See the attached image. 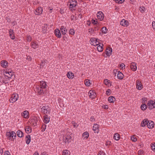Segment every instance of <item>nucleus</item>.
<instances>
[{"instance_id": "obj_1", "label": "nucleus", "mask_w": 155, "mask_h": 155, "mask_svg": "<svg viewBox=\"0 0 155 155\" xmlns=\"http://www.w3.org/2000/svg\"><path fill=\"white\" fill-rule=\"evenodd\" d=\"M41 112L45 114H50L51 111V108L49 107L48 105H45L43 106L41 108Z\"/></svg>"}, {"instance_id": "obj_2", "label": "nucleus", "mask_w": 155, "mask_h": 155, "mask_svg": "<svg viewBox=\"0 0 155 155\" xmlns=\"http://www.w3.org/2000/svg\"><path fill=\"white\" fill-rule=\"evenodd\" d=\"M7 138L9 140H13L14 139L13 137H16V133L14 131H12L11 133L10 132H7L6 133Z\"/></svg>"}, {"instance_id": "obj_3", "label": "nucleus", "mask_w": 155, "mask_h": 155, "mask_svg": "<svg viewBox=\"0 0 155 155\" xmlns=\"http://www.w3.org/2000/svg\"><path fill=\"white\" fill-rule=\"evenodd\" d=\"M72 140V137L71 136L69 135H66L64 136L63 137V140L64 142L69 143L71 142Z\"/></svg>"}, {"instance_id": "obj_4", "label": "nucleus", "mask_w": 155, "mask_h": 155, "mask_svg": "<svg viewBox=\"0 0 155 155\" xmlns=\"http://www.w3.org/2000/svg\"><path fill=\"white\" fill-rule=\"evenodd\" d=\"M155 101L153 100H150L148 101L147 105L149 107L148 108L150 109H152L155 107Z\"/></svg>"}, {"instance_id": "obj_5", "label": "nucleus", "mask_w": 155, "mask_h": 155, "mask_svg": "<svg viewBox=\"0 0 155 155\" xmlns=\"http://www.w3.org/2000/svg\"><path fill=\"white\" fill-rule=\"evenodd\" d=\"M13 72H12V71H5L4 75L5 76H6L8 78H11L13 74Z\"/></svg>"}, {"instance_id": "obj_6", "label": "nucleus", "mask_w": 155, "mask_h": 155, "mask_svg": "<svg viewBox=\"0 0 155 155\" xmlns=\"http://www.w3.org/2000/svg\"><path fill=\"white\" fill-rule=\"evenodd\" d=\"M36 88L37 90L36 91L38 93L39 95H42L44 94V91L43 90L44 88L40 87L39 86H36Z\"/></svg>"}, {"instance_id": "obj_7", "label": "nucleus", "mask_w": 155, "mask_h": 155, "mask_svg": "<svg viewBox=\"0 0 155 155\" xmlns=\"http://www.w3.org/2000/svg\"><path fill=\"white\" fill-rule=\"evenodd\" d=\"M143 87L141 81L139 80H137L136 81L137 88L139 90H140L143 88Z\"/></svg>"}, {"instance_id": "obj_8", "label": "nucleus", "mask_w": 155, "mask_h": 155, "mask_svg": "<svg viewBox=\"0 0 155 155\" xmlns=\"http://www.w3.org/2000/svg\"><path fill=\"white\" fill-rule=\"evenodd\" d=\"M97 17L98 19L100 20V21H102L104 18V15L103 13L101 11H99L97 13Z\"/></svg>"}, {"instance_id": "obj_9", "label": "nucleus", "mask_w": 155, "mask_h": 155, "mask_svg": "<svg viewBox=\"0 0 155 155\" xmlns=\"http://www.w3.org/2000/svg\"><path fill=\"white\" fill-rule=\"evenodd\" d=\"M42 8L41 7H39L36 10L35 14L36 15H40L42 14Z\"/></svg>"}, {"instance_id": "obj_10", "label": "nucleus", "mask_w": 155, "mask_h": 155, "mask_svg": "<svg viewBox=\"0 0 155 155\" xmlns=\"http://www.w3.org/2000/svg\"><path fill=\"white\" fill-rule=\"evenodd\" d=\"M54 34L57 38H60L61 37V35L60 32V31L59 29L57 28L55 30Z\"/></svg>"}, {"instance_id": "obj_11", "label": "nucleus", "mask_w": 155, "mask_h": 155, "mask_svg": "<svg viewBox=\"0 0 155 155\" xmlns=\"http://www.w3.org/2000/svg\"><path fill=\"white\" fill-rule=\"evenodd\" d=\"M120 24L123 26H127L129 25V23L127 20L123 19L120 22Z\"/></svg>"}, {"instance_id": "obj_12", "label": "nucleus", "mask_w": 155, "mask_h": 155, "mask_svg": "<svg viewBox=\"0 0 155 155\" xmlns=\"http://www.w3.org/2000/svg\"><path fill=\"white\" fill-rule=\"evenodd\" d=\"M112 50L111 48L108 47L106 48V54L107 56H110L112 54Z\"/></svg>"}, {"instance_id": "obj_13", "label": "nucleus", "mask_w": 155, "mask_h": 155, "mask_svg": "<svg viewBox=\"0 0 155 155\" xmlns=\"http://www.w3.org/2000/svg\"><path fill=\"white\" fill-rule=\"evenodd\" d=\"M130 67L131 70L133 71H135L136 70L137 67L136 64L135 62H132L131 63L130 65Z\"/></svg>"}, {"instance_id": "obj_14", "label": "nucleus", "mask_w": 155, "mask_h": 155, "mask_svg": "<svg viewBox=\"0 0 155 155\" xmlns=\"http://www.w3.org/2000/svg\"><path fill=\"white\" fill-rule=\"evenodd\" d=\"M99 125L97 124H94L93 127V130L95 133H98L99 132L98 129Z\"/></svg>"}, {"instance_id": "obj_15", "label": "nucleus", "mask_w": 155, "mask_h": 155, "mask_svg": "<svg viewBox=\"0 0 155 155\" xmlns=\"http://www.w3.org/2000/svg\"><path fill=\"white\" fill-rule=\"evenodd\" d=\"M154 125V123L152 121L148 120V123H147V127L149 129L153 128Z\"/></svg>"}, {"instance_id": "obj_16", "label": "nucleus", "mask_w": 155, "mask_h": 155, "mask_svg": "<svg viewBox=\"0 0 155 155\" xmlns=\"http://www.w3.org/2000/svg\"><path fill=\"white\" fill-rule=\"evenodd\" d=\"M31 46L32 48L35 49L38 48V43L36 41L32 42L31 44Z\"/></svg>"}, {"instance_id": "obj_17", "label": "nucleus", "mask_w": 155, "mask_h": 155, "mask_svg": "<svg viewBox=\"0 0 155 155\" xmlns=\"http://www.w3.org/2000/svg\"><path fill=\"white\" fill-rule=\"evenodd\" d=\"M29 113L28 111L25 110L21 114V115L24 117L27 118L28 117Z\"/></svg>"}, {"instance_id": "obj_18", "label": "nucleus", "mask_w": 155, "mask_h": 155, "mask_svg": "<svg viewBox=\"0 0 155 155\" xmlns=\"http://www.w3.org/2000/svg\"><path fill=\"white\" fill-rule=\"evenodd\" d=\"M1 64L3 68H6L8 66V63L6 61L3 60L1 61Z\"/></svg>"}, {"instance_id": "obj_19", "label": "nucleus", "mask_w": 155, "mask_h": 155, "mask_svg": "<svg viewBox=\"0 0 155 155\" xmlns=\"http://www.w3.org/2000/svg\"><path fill=\"white\" fill-rule=\"evenodd\" d=\"M47 84L46 82L44 81H40V87L43 88H45L46 87Z\"/></svg>"}, {"instance_id": "obj_20", "label": "nucleus", "mask_w": 155, "mask_h": 155, "mask_svg": "<svg viewBox=\"0 0 155 155\" xmlns=\"http://www.w3.org/2000/svg\"><path fill=\"white\" fill-rule=\"evenodd\" d=\"M147 123H148V120L147 119H146L143 120L141 122V126L143 127L147 125Z\"/></svg>"}, {"instance_id": "obj_21", "label": "nucleus", "mask_w": 155, "mask_h": 155, "mask_svg": "<svg viewBox=\"0 0 155 155\" xmlns=\"http://www.w3.org/2000/svg\"><path fill=\"white\" fill-rule=\"evenodd\" d=\"M26 143L27 144H28L30 142L31 140V137L30 135H27L25 137Z\"/></svg>"}, {"instance_id": "obj_22", "label": "nucleus", "mask_w": 155, "mask_h": 155, "mask_svg": "<svg viewBox=\"0 0 155 155\" xmlns=\"http://www.w3.org/2000/svg\"><path fill=\"white\" fill-rule=\"evenodd\" d=\"M11 98V101H12V103L15 102L16 101H17V100H18V95H17V97H16L15 95L13 94L12 95V97Z\"/></svg>"}, {"instance_id": "obj_23", "label": "nucleus", "mask_w": 155, "mask_h": 155, "mask_svg": "<svg viewBox=\"0 0 155 155\" xmlns=\"http://www.w3.org/2000/svg\"><path fill=\"white\" fill-rule=\"evenodd\" d=\"M67 75V77L70 79H72L74 77V74L70 71L68 72Z\"/></svg>"}, {"instance_id": "obj_24", "label": "nucleus", "mask_w": 155, "mask_h": 155, "mask_svg": "<svg viewBox=\"0 0 155 155\" xmlns=\"http://www.w3.org/2000/svg\"><path fill=\"white\" fill-rule=\"evenodd\" d=\"M60 30L63 35H65L67 33V30H65V28L63 26H61Z\"/></svg>"}, {"instance_id": "obj_25", "label": "nucleus", "mask_w": 155, "mask_h": 155, "mask_svg": "<svg viewBox=\"0 0 155 155\" xmlns=\"http://www.w3.org/2000/svg\"><path fill=\"white\" fill-rule=\"evenodd\" d=\"M72 2H71V3L69 5V6L71 8L75 7L77 5V2L76 1H72Z\"/></svg>"}, {"instance_id": "obj_26", "label": "nucleus", "mask_w": 155, "mask_h": 155, "mask_svg": "<svg viewBox=\"0 0 155 155\" xmlns=\"http://www.w3.org/2000/svg\"><path fill=\"white\" fill-rule=\"evenodd\" d=\"M124 75L120 71H119L118 72L117 77L118 79L121 80L123 78Z\"/></svg>"}, {"instance_id": "obj_27", "label": "nucleus", "mask_w": 155, "mask_h": 155, "mask_svg": "<svg viewBox=\"0 0 155 155\" xmlns=\"http://www.w3.org/2000/svg\"><path fill=\"white\" fill-rule=\"evenodd\" d=\"M120 136L118 133H115L114 136V138L116 140H118L120 139Z\"/></svg>"}, {"instance_id": "obj_28", "label": "nucleus", "mask_w": 155, "mask_h": 155, "mask_svg": "<svg viewBox=\"0 0 155 155\" xmlns=\"http://www.w3.org/2000/svg\"><path fill=\"white\" fill-rule=\"evenodd\" d=\"M25 130L27 134H29L31 132V128L29 126H26L25 127Z\"/></svg>"}, {"instance_id": "obj_29", "label": "nucleus", "mask_w": 155, "mask_h": 155, "mask_svg": "<svg viewBox=\"0 0 155 155\" xmlns=\"http://www.w3.org/2000/svg\"><path fill=\"white\" fill-rule=\"evenodd\" d=\"M44 119L45 123L47 124L49 122L50 118L48 117V116L47 115L45 114L44 116Z\"/></svg>"}, {"instance_id": "obj_30", "label": "nucleus", "mask_w": 155, "mask_h": 155, "mask_svg": "<svg viewBox=\"0 0 155 155\" xmlns=\"http://www.w3.org/2000/svg\"><path fill=\"white\" fill-rule=\"evenodd\" d=\"M18 136L20 137H22L23 134V132L20 130H18L17 132Z\"/></svg>"}, {"instance_id": "obj_31", "label": "nucleus", "mask_w": 155, "mask_h": 155, "mask_svg": "<svg viewBox=\"0 0 155 155\" xmlns=\"http://www.w3.org/2000/svg\"><path fill=\"white\" fill-rule=\"evenodd\" d=\"M115 100V98L112 96H110L108 98V101L110 103H113Z\"/></svg>"}, {"instance_id": "obj_32", "label": "nucleus", "mask_w": 155, "mask_h": 155, "mask_svg": "<svg viewBox=\"0 0 155 155\" xmlns=\"http://www.w3.org/2000/svg\"><path fill=\"white\" fill-rule=\"evenodd\" d=\"M38 121V120L37 118L35 117L32 120L31 122L33 123V125L35 126L37 124V122Z\"/></svg>"}, {"instance_id": "obj_33", "label": "nucleus", "mask_w": 155, "mask_h": 155, "mask_svg": "<svg viewBox=\"0 0 155 155\" xmlns=\"http://www.w3.org/2000/svg\"><path fill=\"white\" fill-rule=\"evenodd\" d=\"M93 93V94L94 93V92H93V91H91V90L88 93L89 94H89V96L92 99L94 98L95 97V95L92 94Z\"/></svg>"}, {"instance_id": "obj_34", "label": "nucleus", "mask_w": 155, "mask_h": 155, "mask_svg": "<svg viewBox=\"0 0 155 155\" xmlns=\"http://www.w3.org/2000/svg\"><path fill=\"white\" fill-rule=\"evenodd\" d=\"M141 108L142 110H145L147 108V105L145 104H143L141 106Z\"/></svg>"}, {"instance_id": "obj_35", "label": "nucleus", "mask_w": 155, "mask_h": 155, "mask_svg": "<svg viewBox=\"0 0 155 155\" xmlns=\"http://www.w3.org/2000/svg\"><path fill=\"white\" fill-rule=\"evenodd\" d=\"M91 81L89 80H86V81H85V85L87 86H90L91 84Z\"/></svg>"}, {"instance_id": "obj_36", "label": "nucleus", "mask_w": 155, "mask_h": 155, "mask_svg": "<svg viewBox=\"0 0 155 155\" xmlns=\"http://www.w3.org/2000/svg\"><path fill=\"white\" fill-rule=\"evenodd\" d=\"M82 136L84 137L87 139L89 137V134L87 132H84Z\"/></svg>"}, {"instance_id": "obj_37", "label": "nucleus", "mask_w": 155, "mask_h": 155, "mask_svg": "<svg viewBox=\"0 0 155 155\" xmlns=\"http://www.w3.org/2000/svg\"><path fill=\"white\" fill-rule=\"evenodd\" d=\"M107 30L106 27H103L101 28V31L103 33L106 34L107 32Z\"/></svg>"}, {"instance_id": "obj_38", "label": "nucleus", "mask_w": 155, "mask_h": 155, "mask_svg": "<svg viewBox=\"0 0 155 155\" xmlns=\"http://www.w3.org/2000/svg\"><path fill=\"white\" fill-rule=\"evenodd\" d=\"M63 155H69V152L68 150H64L63 152Z\"/></svg>"}, {"instance_id": "obj_39", "label": "nucleus", "mask_w": 155, "mask_h": 155, "mask_svg": "<svg viewBox=\"0 0 155 155\" xmlns=\"http://www.w3.org/2000/svg\"><path fill=\"white\" fill-rule=\"evenodd\" d=\"M97 49L98 51L99 52H101L103 51V48L102 46H101L100 45H99L97 47Z\"/></svg>"}, {"instance_id": "obj_40", "label": "nucleus", "mask_w": 155, "mask_h": 155, "mask_svg": "<svg viewBox=\"0 0 155 155\" xmlns=\"http://www.w3.org/2000/svg\"><path fill=\"white\" fill-rule=\"evenodd\" d=\"M139 10L141 12H143L145 11V8L144 6H142L140 7L139 8Z\"/></svg>"}, {"instance_id": "obj_41", "label": "nucleus", "mask_w": 155, "mask_h": 155, "mask_svg": "<svg viewBox=\"0 0 155 155\" xmlns=\"http://www.w3.org/2000/svg\"><path fill=\"white\" fill-rule=\"evenodd\" d=\"M69 34L71 35H74L75 33L73 29H70L69 30Z\"/></svg>"}, {"instance_id": "obj_42", "label": "nucleus", "mask_w": 155, "mask_h": 155, "mask_svg": "<svg viewBox=\"0 0 155 155\" xmlns=\"http://www.w3.org/2000/svg\"><path fill=\"white\" fill-rule=\"evenodd\" d=\"M88 32L90 34H93V32H94V30L93 28H91L89 29Z\"/></svg>"}, {"instance_id": "obj_43", "label": "nucleus", "mask_w": 155, "mask_h": 155, "mask_svg": "<svg viewBox=\"0 0 155 155\" xmlns=\"http://www.w3.org/2000/svg\"><path fill=\"white\" fill-rule=\"evenodd\" d=\"M97 39L96 38H92L91 39V42L93 43V44H94L95 42H97Z\"/></svg>"}, {"instance_id": "obj_44", "label": "nucleus", "mask_w": 155, "mask_h": 155, "mask_svg": "<svg viewBox=\"0 0 155 155\" xmlns=\"http://www.w3.org/2000/svg\"><path fill=\"white\" fill-rule=\"evenodd\" d=\"M124 0H115V2L116 3H118L119 4H121L123 3L124 2Z\"/></svg>"}, {"instance_id": "obj_45", "label": "nucleus", "mask_w": 155, "mask_h": 155, "mask_svg": "<svg viewBox=\"0 0 155 155\" xmlns=\"http://www.w3.org/2000/svg\"><path fill=\"white\" fill-rule=\"evenodd\" d=\"M151 147L152 150L154 151H155V143L152 144L151 145Z\"/></svg>"}, {"instance_id": "obj_46", "label": "nucleus", "mask_w": 155, "mask_h": 155, "mask_svg": "<svg viewBox=\"0 0 155 155\" xmlns=\"http://www.w3.org/2000/svg\"><path fill=\"white\" fill-rule=\"evenodd\" d=\"M111 91L110 89H108L106 91V94L107 95H109L111 93Z\"/></svg>"}, {"instance_id": "obj_47", "label": "nucleus", "mask_w": 155, "mask_h": 155, "mask_svg": "<svg viewBox=\"0 0 155 155\" xmlns=\"http://www.w3.org/2000/svg\"><path fill=\"white\" fill-rule=\"evenodd\" d=\"M131 140L133 142H135L137 140V139L134 136H132L131 137Z\"/></svg>"}, {"instance_id": "obj_48", "label": "nucleus", "mask_w": 155, "mask_h": 155, "mask_svg": "<svg viewBox=\"0 0 155 155\" xmlns=\"http://www.w3.org/2000/svg\"><path fill=\"white\" fill-rule=\"evenodd\" d=\"M10 38L13 40L15 38V36H14V33H12V34L9 35Z\"/></svg>"}, {"instance_id": "obj_49", "label": "nucleus", "mask_w": 155, "mask_h": 155, "mask_svg": "<svg viewBox=\"0 0 155 155\" xmlns=\"http://www.w3.org/2000/svg\"><path fill=\"white\" fill-rule=\"evenodd\" d=\"M91 22L92 24L94 25H97L98 23V22L97 21H96L94 19L92 20Z\"/></svg>"}, {"instance_id": "obj_50", "label": "nucleus", "mask_w": 155, "mask_h": 155, "mask_svg": "<svg viewBox=\"0 0 155 155\" xmlns=\"http://www.w3.org/2000/svg\"><path fill=\"white\" fill-rule=\"evenodd\" d=\"M32 40L31 37L30 36H28L27 37V40L28 41H31Z\"/></svg>"}, {"instance_id": "obj_51", "label": "nucleus", "mask_w": 155, "mask_h": 155, "mask_svg": "<svg viewBox=\"0 0 155 155\" xmlns=\"http://www.w3.org/2000/svg\"><path fill=\"white\" fill-rule=\"evenodd\" d=\"M152 27L153 30L155 31V21H153L152 22Z\"/></svg>"}, {"instance_id": "obj_52", "label": "nucleus", "mask_w": 155, "mask_h": 155, "mask_svg": "<svg viewBox=\"0 0 155 155\" xmlns=\"http://www.w3.org/2000/svg\"><path fill=\"white\" fill-rule=\"evenodd\" d=\"M144 153V151L143 150H140L138 151V154L139 155H143Z\"/></svg>"}, {"instance_id": "obj_53", "label": "nucleus", "mask_w": 155, "mask_h": 155, "mask_svg": "<svg viewBox=\"0 0 155 155\" xmlns=\"http://www.w3.org/2000/svg\"><path fill=\"white\" fill-rule=\"evenodd\" d=\"M46 25V27H48L47 25ZM47 28H45V29H44L43 28V32L44 33H45L47 32Z\"/></svg>"}, {"instance_id": "obj_54", "label": "nucleus", "mask_w": 155, "mask_h": 155, "mask_svg": "<svg viewBox=\"0 0 155 155\" xmlns=\"http://www.w3.org/2000/svg\"><path fill=\"white\" fill-rule=\"evenodd\" d=\"M98 155H105V153L103 151H100L98 152Z\"/></svg>"}, {"instance_id": "obj_55", "label": "nucleus", "mask_w": 155, "mask_h": 155, "mask_svg": "<svg viewBox=\"0 0 155 155\" xmlns=\"http://www.w3.org/2000/svg\"><path fill=\"white\" fill-rule=\"evenodd\" d=\"M104 83L105 84L107 85L109 84L108 80L107 79H105L104 80Z\"/></svg>"}, {"instance_id": "obj_56", "label": "nucleus", "mask_w": 155, "mask_h": 155, "mask_svg": "<svg viewBox=\"0 0 155 155\" xmlns=\"http://www.w3.org/2000/svg\"><path fill=\"white\" fill-rule=\"evenodd\" d=\"M72 124L73 125V126L74 127H78V125L76 123L74 122V121H73L72 122Z\"/></svg>"}, {"instance_id": "obj_57", "label": "nucleus", "mask_w": 155, "mask_h": 155, "mask_svg": "<svg viewBox=\"0 0 155 155\" xmlns=\"http://www.w3.org/2000/svg\"><path fill=\"white\" fill-rule=\"evenodd\" d=\"M4 155H11V154L8 151H6L4 153Z\"/></svg>"}, {"instance_id": "obj_58", "label": "nucleus", "mask_w": 155, "mask_h": 155, "mask_svg": "<svg viewBox=\"0 0 155 155\" xmlns=\"http://www.w3.org/2000/svg\"><path fill=\"white\" fill-rule=\"evenodd\" d=\"M120 68H121L122 69H123V68L124 67V68L125 67V64L123 63H122L120 65Z\"/></svg>"}, {"instance_id": "obj_59", "label": "nucleus", "mask_w": 155, "mask_h": 155, "mask_svg": "<svg viewBox=\"0 0 155 155\" xmlns=\"http://www.w3.org/2000/svg\"><path fill=\"white\" fill-rule=\"evenodd\" d=\"M143 100V102L144 103H145L147 101V98L145 97H144V98H142Z\"/></svg>"}, {"instance_id": "obj_60", "label": "nucleus", "mask_w": 155, "mask_h": 155, "mask_svg": "<svg viewBox=\"0 0 155 155\" xmlns=\"http://www.w3.org/2000/svg\"><path fill=\"white\" fill-rule=\"evenodd\" d=\"M45 127H46V125H45L44 127H43V126H42V127L41 128V129H42L41 131H42L44 132V131H45V130L46 129Z\"/></svg>"}, {"instance_id": "obj_61", "label": "nucleus", "mask_w": 155, "mask_h": 155, "mask_svg": "<svg viewBox=\"0 0 155 155\" xmlns=\"http://www.w3.org/2000/svg\"><path fill=\"white\" fill-rule=\"evenodd\" d=\"M31 56H28L27 57L26 59L29 61H31Z\"/></svg>"}, {"instance_id": "obj_62", "label": "nucleus", "mask_w": 155, "mask_h": 155, "mask_svg": "<svg viewBox=\"0 0 155 155\" xmlns=\"http://www.w3.org/2000/svg\"><path fill=\"white\" fill-rule=\"evenodd\" d=\"M90 120L91 122H93L95 120V119L93 117H91L90 118Z\"/></svg>"}, {"instance_id": "obj_63", "label": "nucleus", "mask_w": 155, "mask_h": 155, "mask_svg": "<svg viewBox=\"0 0 155 155\" xmlns=\"http://www.w3.org/2000/svg\"><path fill=\"white\" fill-rule=\"evenodd\" d=\"M9 35H10V34H12V33H14V32L13 31V30H12L11 29H10L9 30Z\"/></svg>"}, {"instance_id": "obj_64", "label": "nucleus", "mask_w": 155, "mask_h": 155, "mask_svg": "<svg viewBox=\"0 0 155 155\" xmlns=\"http://www.w3.org/2000/svg\"><path fill=\"white\" fill-rule=\"evenodd\" d=\"M67 37H66V36H64L63 37V40H64L65 41H66V40H67Z\"/></svg>"}]
</instances>
